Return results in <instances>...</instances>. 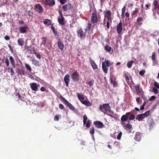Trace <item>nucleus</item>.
<instances>
[{
	"label": "nucleus",
	"mask_w": 159,
	"mask_h": 159,
	"mask_svg": "<svg viewBox=\"0 0 159 159\" xmlns=\"http://www.w3.org/2000/svg\"><path fill=\"white\" fill-rule=\"evenodd\" d=\"M99 110L102 112H104V110L105 111H108L111 112V110L110 106L108 103H104L102 105H100L99 107Z\"/></svg>",
	"instance_id": "nucleus-1"
},
{
	"label": "nucleus",
	"mask_w": 159,
	"mask_h": 159,
	"mask_svg": "<svg viewBox=\"0 0 159 159\" xmlns=\"http://www.w3.org/2000/svg\"><path fill=\"white\" fill-rule=\"evenodd\" d=\"M61 98L65 104L71 110L75 111V108L67 100L61 95L60 96Z\"/></svg>",
	"instance_id": "nucleus-2"
},
{
	"label": "nucleus",
	"mask_w": 159,
	"mask_h": 159,
	"mask_svg": "<svg viewBox=\"0 0 159 159\" xmlns=\"http://www.w3.org/2000/svg\"><path fill=\"white\" fill-rule=\"evenodd\" d=\"M123 30V23L121 20L116 26V30L117 34L119 35L121 34Z\"/></svg>",
	"instance_id": "nucleus-3"
},
{
	"label": "nucleus",
	"mask_w": 159,
	"mask_h": 159,
	"mask_svg": "<svg viewBox=\"0 0 159 159\" xmlns=\"http://www.w3.org/2000/svg\"><path fill=\"white\" fill-rule=\"evenodd\" d=\"M150 112V111H148L144 113L138 115L136 118L140 119L144 118L149 116Z\"/></svg>",
	"instance_id": "nucleus-4"
},
{
	"label": "nucleus",
	"mask_w": 159,
	"mask_h": 159,
	"mask_svg": "<svg viewBox=\"0 0 159 159\" xmlns=\"http://www.w3.org/2000/svg\"><path fill=\"white\" fill-rule=\"evenodd\" d=\"M73 7V6H72L71 4L68 3L66 5L63 6L62 7V8L64 11H67L72 10Z\"/></svg>",
	"instance_id": "nucleus-5"
},
{
	"label": "nucleus",
	"mask_w": 159,
	"mask_h": 159,
	"mask_svg": "<svg viewBox=\"0 0 159 159\" xmlns=\"http://www.w3.org/2000/svg\"><path fill=\"white\" fill-rule=\"evenodd\" d=\"M77 33L78 37H80L81 39H84L85 37V32H84L81 29L78 30Z\"/></svg>",
	"instance_id": "nucleus-6"
},
{
	"label": "nucleus",
	"mask_w": 159,
	"mask_h": 159,
	"mask_svg": "<svg viewBox=\"0 0 159 159\" xmlns=\"http://www.w3.org/2000/svg\"><path fill=\"white\" fill-rule=\"evenodd\" d=\"M79 75L76 72L73 73L71 75V78L74 81L78 82L79 80Z\"/></svg>",
	"instance_id": "nucleus-7"
},
{
	"label": "nucleus",
	"mask_w": 159,
	"mask_h": 159,
	"mask_svg": "<svg viewBox=\"0 0 159 159\" xmlns=\"http://www.w3.org/2000/svg\"><path fill=\"white\" fill-rule=\"evenodd\" d=\"M91 21L93 24L95 23L98 21L96 13H94L92 14L91 17Z\"/></svg>",
	"instance_id": "nucleus-8"
},
{
	"label": "nucleus",
	"mask_w": 159,
	"mask_h": 159,
	"mask_svg": "<svg viewBox=\"0 0 159 159\" xmlns=\"http://www.w3.org/2000/svg\"><path fill=\"white\" fill-rule=\"evenodd\" d=\"M54 0H45L44 4L46 5L52 6L55 4Z\"/></svg>",
	"instance_id": "nucleus-9"
},
{
	"label": "nucleus",
	"mask_w": 159,
	"mask_h": 159,
	"mask_svg": "<svg viewBox=\"0 0 159 159\" xmlns=\"http://www.w3.org/2000/svg\"><path fill=\"white\" fill-rule=\"evenodd\" d=\"M93 123L95 125V126L98 128H102L104 126L103 123L100 121H95Z\"/></svg>",
	"instance_id": "nucleus-10"
},
{
	"label": "nucleus",
	"mask_w": 159,
	"mask_h": 159,
	"mask_svg": "<svg viewBox=\"0 0 159 159\" xmlns=\"http://www.w3.org/2000/svg\"><path fill=\"white\" fill-rule=\"evenodd\" d=\"M30 85L31 89L34 91H37L38 90V85L36 83H32L30 84Z\"/></svg>",
	"instance_id": "nucleus-11"
},
{
	"label": "nucleus",
	"mask_w": 159,
	"mask_h": 159,
	"mask_svg": "<svg viewBox=\"0 0 159 159\" xmlns=\"http://www.w3.org/2000/svg\"><path fill=\"white\" fill-rule=\"evenodd\" d=\"M64 81L67 86L68 85L70 81V76L69 75H66L64 78Z\"/></svg>",
	"instance_id": "nucleus-12"
},
{
	"label": "nucleus",
	"mask_w": 159,
	"mask_h": 159,
	"mask_svg": "<svg viewBox=\"0 0 159 159\" xmlns=\"http://www.w3.org/2000/svg\"><path fill=\"white\" fill-rule=\"evenodd\" d=\"M130 112H127L125 115H123L121 118V120L122 121H125L127 120L128 117Z\"/></svg>",
	"instance_id": "nucleus-13"
},
{
	"label": "nucleus",
	"mask_w": 159,
	"mask_h": 159,
	"mask_svg": "<svg viewBox=\"0 0 159 159\" xmlns=\"http://www.w3.org/2000/svg\"><path fill=\"white\" fill-rule=\"evenodd\" d=\"M35 7L38 9V11L39 13H42L43 11V9L42 6L39 4H37L35 5Z\"/></svg>",
	"instance_id": "nucleus-14"
},
{
	"label": "nucleus",
	"mask_w": 159,
	"mask_h": 159,
	"mask_svg": "<svg viewBox=\"0 0 159 159\" xmlns=\"http://www.w3.org/2000/svg\"><path fill=\"white\" fill-rule=\"evenodd\" d=\"M64 20V17H59L58 18V21L60 25H65Z\"/></svg>",
	"instance_id": "nucleus-15"
},
{
	"label": "nucleus",
	"mask_w": 159,
	"mask_h": 159,
	"mask_svg": "<svg viewBox=\"0 0 159 159\" xmlns=\"http://www.w3.org/2000/svg\"><path fill=\"white\" fill-rule=\"evenodd\" d=\"M90 64L93 69H95L98 68L97 66L95 63L94 61L91 59L90 58Z\"/></svg>",
	"instance_id": "nucleus-16"
},
{
	"label": "nucleus",
	"mask_w": 159,
	"mask_h": 159,
	"mask_svg": "<svg viewBox=\"0 0 159 159\" xmlns=\"http://www.w3.org/2000/svg\"><path fill=\"white\" fill-rule=\"evenodd\" d=\"M134 139L137 141H139L140 140L141 138L140 132H137L136 133Z\"/></svg>",
	"instance_id": "nucleus-17"
},
{
	"label": "nucleus",
	"mask_w": 159,
	"mask_h": 159,
	"mask_svg": "<svg viewBox=\"0 0 159 159\" xmlns=\"http://www.w3.org/2000/svg\"><path fill=\"white\" fill-rule=\"evenodd\" d=\"M18 45L20 46H22L24 44V41L23 38H21L18 39L17 40Z\"/></svg>",
	"instance_id": "nucleus-18"
},
{
	"label": "nucleus",
	"mask_w": 159,
	"mask_h": 159,
	"mask_svg": "<svg viewBox=\"0 0 159 159\" xmlns=\"http://www.w3.org/2000/svg\"><path fill=\"white\" fill-rule=\"evenodd\" d=\"M77 95L79 99L82 102L84 99V95L83 94H80L79 93H77Z\"/></svg>",
	"instance_id": "nucleus-19"
},
{
	"label": "nucleus",
	"mask_w": 159,
	"mask_h": 159,
	"mask_svg": "<svg viewBox=\"0 0 159 159\" xmlns=\"http://www.w3.org/2000/svg\"><path fill=\"white\" fill-rule=\"evenodd\" d=\"M16 72L17 74L21 75H24L25 74L24 71L21 69H17L16 70Z\"/></svg>",
	"instance_id": "nucleus-20"
},
{
	"label": "nucleus",
	"mask_w": 159,
	"mask_h": 159,
	"mask_svg": "<svg viewBox=\"0 0 159 159\" xmlns=\"http://www.w3.org/2000/svg\"><path fill=\"white\" fill-rule=\"evenodd\" d=\"M102 69L104 73H107V69L105 65V61L102 63Z\"/></svg>",
	"instance_id": "nucleus-21"
},
{
	"label": "nucleus",
	"mask_w": 159,
	"mask_h": 159,
	"mask_svg": "<svg viewBox=\"0 0 159 159\" xmlns=\"http://www.w3.org/2000/svg\"><path fill=\"white\" fill-rule=\"evenodd\" d=\"M26 26H24L20 27L19 29V31L21 33H24L26 32Z\"/></svg>",
	"instance_id": "nucleus-22"
},
{
	"label": "nucleus",
	"mask_w": 159,
	"mask_h": 159,
	"mask_svg": "<svg viewBox=\"0 0 159 159\" xmlns=\"http://www.w3.org/2000/svg\"><path fill=\"white\" fill-rule=\"evenodd\" d=\"M58 45L59 48L61 50H63L64 48V45L63 43L61 41H59L58 43Z\"/></svg>",
	"instance_id": "nucleus-23"
},
{
	"label": "nucleus",
	"mask_w": 159,
	"mask_h": 159,
	"mask_svg": "<svg viewBox=\"0 0 159 159\" xmlns=\"http://www.w3.org/2000/svg\"><path fill=\"white\" fill-rule=\"evenodd\" d=\"M81 103L87 106H90L92 105V103L89 101H87L86 100H84Z\"/></svg>",
	"instance_id": "nucleus-24"
},
{
	"label": "nucleus",
	"mask_w": 159,
	"mask_h": 159,
	"mask_svg": "<svg viewBox=\"0 0 159 159\" xmlns=\"http://www.w3.org/2000/svg\"><path fill=\"white\" fill-rule=\"evenodd\" d=\"M153 4L154 6V8L156 9L159 7V3L157 0H154L153 2Z\"/></svg>",
	"instance_id": "nucleus-25"
},
{
	"label": "nucleus",
	"mask_w": 159,
	"mask_h": 159,
	"mask_svg": "<svg viewBox=\"0 0 159 159\" xmlns=\"http://www.w3.org/2000/svg\"><path fill=\"white\" fill-rule=\"evenodd\" d=\"M104 12L106 14L105 16V17L110 16L111 14V13L110 11H105Z\"/></svg>",
	"instance_id": "nucleus-26"
},
{
	"label": "nucleus",
	"mask_w": 159,
	"mask_h": 159,
	"mask_svg": "<svg viewBox=\"0 0 159 159\" xmlns=\"http://www.w3.org/2000/svg\"><path fill=\"white\" fill-rule=\"evenodd\" d=\"M32 63L35 66H39V61H38V60H36L35 59H33L32 60Z\"/></svg>",
	"instance_id": "nucleus-27"
},
{
	"label": "nucleus",
	"mask_w": 159,
	"mask_h": 159,
	"mask_svg": "<svg viewBox=\"0 0 159 159\" xmlns=\"http://www.w3.org/2000/svg\"><path fill=\"white\" fill-rule=\"evenodd\" d=\"M44 24L45 25H50L51 23V21L48 19H46L44 22Z\"/></svg>",
	"instance_id": "nucleus-28"
},
{
	"label": "nucleus",
	"mask_w": 159,
	"mask_h": 159,
	"mask_svg": "<svg viewBox=\"0 0 159 159\" xmlns=\"http://www.w3.org/2000/svg\"><path fill=\"white\" fill-rule=\"evenodd\" d=\"M25 67L27 70H28L29 72H31L32 71V69L30 66L27 64H25Z\"/></svg>",
	"instance_id": "nucleus-29"
},
{
	"label": "nucleus",
	"mask_w": 159,
	"mask_h": 159,
	"mask_svg": "<svg viewBox=\"0 0 159 159\" xmlns=\"http://www.w3.org/2000/svg\"><path fill=\"white\" fill-rule=\"evenodd\" d=\"M134 62L133 61H129L127 64V66L129 68H130L132 67V66L133 63Z\"/></svg>",
	"instance_id": "nucleus-30"
},
{
	"label": "nucleus",
	"mask_w": 159,
	"mask_h": 159,
	"mask_svg": "<svg viewBox=\"0 0 159 159\" xmlns=\"http://www.w3.org/2000/svg\"><path fill=\"white\" fill-rule=\"evenodd\" d=\"M129 112L130 114H129V116H130L129 117V119L130 120H133L135 118V116L134 114L131 113V112Z\"/></svg>",
	"instance_id": "nucleus-31"
},
{
	"label": "nucleus",
	"mask_w": 159,
	"mask_h": 159,
	"mask_svg": "<svg viewBox=\"0 0 159 159\" xmlns=\"http://www.w3.org/2000/svg\"><path fill=\"white\" fill-rule=\"evenodd\" d=\"M62 28L64 30H65L66 32L69 31V26L67 25H63Z\"/></svg>",
	"instance_id": "nucleus-32"
},
{
	"label": "nucleus",
	"mask_w": 159,
	"mask_h": 159,
	"mask_svg": "<svg viewBox=\"0 0 159 159\" xmlns=\"http://www.w3.org/2000/svg\"><path fill=\"white\" fill-rule=\"evenodd\" d=\"M94 127H92L89 130L90 134H91L93 135L94 133Z\"/></svg>",
	"instance_id": "nucleus-33"
},
{
	"label": "nucleus",
	"mask_w": 159,
	"mask_h": 159,
	"mask_svg": "<svg viewBox=\"0 0 159 159\" xmlns=\"http://www.w3.org/2000/svg\"><path fill=\"white\" fill-rule=\"evenodd\" d=\"M87 119V117L86 115H84L83 116V123L84 125L86 124Z\"/></svg>",
	"instance_id": "nucleus-34"
},
{
	"label": "nucleus",
	"mask_w": 159,
	"mask_h": 159,
	"mask_svg": "<svg viewBox=\"0 0 159 159\" xmlns=\"http://www.w3.org/2000/svg\"><path fill=\"white\" fill-rule=\"evenodd\" d=\"M105 49L108 52H110L111 49V48L108 45H106L105 47Z\"/></svg>",
	"instance_id": "nucleus-35"
},
{
	"label": "nucleus",
	"mask_w": 159,
	"mask_h": 159,
	"mask_svg": "<svg viewBox=\"0 0 159 159\" xmlns=\"http://www.w3.org/2000/svg\"><path fill=\"white\" fill-rule=\"evenodd\" d=\"M91 26V24L89 23L87 26L86 29L85 30V31H86L87 30H88V31L90 29Z\"/></svg>",
	"instance_id": "nucleus-36"
},
{
	"label": "nucleus",
	"mask_w": 159,
	"mask_h": 159,
	"mask_svg": "<svg viewBox=\"0 0 159 159\" xmlns=\"http://www.w3.org/2000/svg\"><path fill=\"white\" fill-rule=\"evenodd\" d=\"M9 60L10 61L11 63V64L15 63V60L13 58L12 56H10L9 57Z\"/></svg>",
	"instance_id": "nucleus-37"
},
{
	"label": "nucleus",
	"mask_w": 159,
	"mask_h": 159,
	"mask_svg": "<svg viewBox=\"0 0 159 159\" xmlns=\"http://www.w3.org/2000/svg\"><path fill=\"white\" fill-rule=\"evenodd\" d=\"M4 62L5 63L7 67H8L9 66V62L7 58H6Z\"/></svg>",
	"instance_id": "nucleus-38"
},
{
	"label": "nucleus",
	"mask_w": 159,
	"mask_h": 159,
	"mask_svg": "<svg viewBox=\"0 0 159 159\" xmlns=\"http://www.w3.org/2000/svg\"><path fill=\"white\" fill-rule=\"evenodd\" d=\"M148 122L150 125H152L153 123V120L151 118H148Z\"/></svg>",
	"instance_id": "nucleus-39"
},
{
	"label": "nucleus",
	"mask_w": 159,
	"mask_h": 159,
	"mask_svg": "<svg viewBox=\"0 0 159 159\" xmlns=\"http://www.w3.org/2000/svg\"><path fill=\"white\" fill-rule=\"evenodd\" d=\"M43 39V41H42V43L44 44L45 45L46 44V42L47 40V38L46 37H43L42 38Z\"/></svg>",
	"instance_id": "nucleus-40"
},
{
	"label": "nucleus",
	"mask_w": 159,
	"mask_h": 159,
	"mask_svg": "<svg viewBox=\"0 0 159 159\" xmlns=\"http://www.w3.org/2000/svg\"><path fill=\"white\" fill-rule=\"evenodd\" d=\"M152 61L153 62L156 61L155 54L154 52H153L152 53Z\"/></svg>",
	"instance_id": "nucleus-41"
},
{
	"label": "nucleus",
	"mask_w": 159,
	"mask_h": 159,
	"mask_svg": "<svg viewBox=\"0 0 159 159\" xmlns=\"http://www.w3.org/2000/svg\"><path fill=\"white\" fill-rule=\"evenodd\" d=\"M94 82V80L93 79H92L88 83H87L90 86H91L93 85V83Z\"/></svg>",
	"instance_id": "nucleus-42"
},
{
	"label": "nucleus",
	"mask_w": 159,
	"mask_h": 159,
	"mask_svg": "<svg viewBox=\"0 0 159 159\" xmlns=\"http://www.w3.org/2000/svg\"><path fill=\"white\" fill-rule=\"evenodd\" d=\"M122 135V132H120L118 134L117 136V139L118 140H120Z\"/></svg>",
	"instance_id": "nucleus-43"
},
{
	"label": "nucleus",
	"mask_w": 159,
	"mask_h": 159,
	"mask_svg": "<svg viewBox=\"0 0 159 159\" xmlns=\"http://www.w3.org/2000/svg\"><path fill=\"white\" fill-rule=\"evenodd\" d=\"M138 12V9L137 8H136L135 10L132 11V15L133 16L136 15L137 13Z\"/></svg>",
	"instance_id": "nucleus-44"
},
{
	"label": "nucleus",
	"mask_w": 159,
	"mask_h": 159,
	"mask_svg": "<svg viewBox=\"0 0 159 159\" xmlns=\"http://www.w3.org/2000/svg\"><path fill=\"white\" fill-rule=\"evenodd\" d=\"M51 29L52 30L53 33L55 34H57V31L55 30V28L53 26H52L51 27Z\"/></svg>",
	"instance_id": "nucleus-45"
},
{
	"label": "nucleus",
	"mask_w": 159,
	"mask_h": 159,
	"mask_svg": "<svg viewBox=\"0 0 159 159\" xmlns=\"http://www.w3.org/2000/svg\"><path fill=\"white\" fill-rule=\"evenodd\" d=\"M153 91L155 94H157L158 93V90L156 87H154L153 89Z\"/></svg>",
	"instance_id": "nucleus-46"
},
{
	"label": "nucleus",
	"mask_w": 159,
	"mask_h": 159,
	"mask_svg": "<svg viewBox=\"0 0 159 159\" xmlns=\"http://www.w3.org/2000/svg\"><path fill=\"white\" fill-rule=\"evenodd\" d=\"M145 72V71L144 70H142L139 72V74L141 76L144 75V73Z\"/></svg>",
	"instance_id": "nucleus-47"
},
{
	"label": "nucleus",
	"mask_w": 159,
	"mask_h": 159,
	"mask_svg": "<svg viewBox=\"0 0 159 159\" xmlns=\"http://www.w3.org/2000/svg\"><path fill=\"white\" fill-rule=\"evenodd\" d=\"M125 80L126 81V82L127 83L129 82V79L128 76L126 74H125Z\"/></svg>",
	"instance_id": "nucleus-48"
},
{
	"label": "nucleus",
	"mask_w": 159,
	"mask_h": 159,
	"mask_svg": "<svg viewBox=\"0 0 159 159\" xmlns=\"http://www.w3.org/2000/svg\"><path fill=\"white\" fill-rule=\"evenodd\" d=\"M125 126L129 129H131L132 128V125L130 124H127Z\"/></svg>",
	"instance_id": "nucleus-49"
},
{
	"label": "nucleus",
	"mask_w": 159,
	"mask_h": 159,
	"mask_svg": "<svg viewBox=\"0 0 159 159\" xmlns=\"http://www.w3.org/2000/svg\"><path fill=\"white\" fill-rule=\"evenodd\" d=\"M86 127L87 128H89L90 126V122L89 120H88L87 123H86Z\"/></svg>",
	"instance_id": "nucleus-50"
},
{
	"label": "nucleus",
	"mask_w": 159,
	"mask_h": 159,
	"mask_svg": "<svg viewBox=\"0 0 159 159\" xmlns=\"http://www.w3.org/2000/svg\"><path fill=\"white\" fill-rule=\"evenodd\" d=\"M143 20V18L141 17H138L137 19V21L138 22H139L140 21H142Z\"/></svg>",
	"instance_id": "nucleus-51"
},
{
	"label": "nucleus",
	"mask_w": 159,
	"mask_h": 159,
	"mask_svg": "<svg viewBox=\"0 0 159 159\" xmlns=\"http://www.w3.org/2000/svg\"><path fill=\"white\" fill-rule=\"evenodd\" d=\"M59 107L60 109H65V108L64 106L61 104H59Z\"/></svg>",
	"instance_id": "nucleus-52"
},
{
	"label": "nucleus",
	"mask_w": 159,
	"mask_h": 159,
	"mask_svg": "<svg viewBox=\"0 0 159 159\" xmlns=\"http://www.w3.org/2000/svg\"><path fill=\"white\" fill-rule=\"evenodd\" d=\"M154 86L157 88L159 89V84L157 82H155L154 84Z\"/></svg>",
	"instance_id": "nucleus-53"
},
{
	"label": "nucleus",
	"mask_w": 159,
	"mask_h": 159,
	"mask_svg": "<svg viewBox=\"0 0 159 159\" xmlns=\"http://www.w3.org/2000/svg\"><path fill=\"white\" fill-rule=\"evenodd\" d=\"M126 10V7L124 6L122 9V13L125 14Z\"/></svg>",
	"instance_id": "nucleus-54"
},
{
	"label": "nucleus",
	"mask_w": 159,
	"mask_h": 159,
	"mask_svg": "<svg viewBox=\"0 0 159 159\" xmlns=\"http://www.w3.org/2000/svg\"><path fill=\"white\" fill-rule=\"evenodd\" d=\"M136 101L138 104H139V102L140 101V102L142 101V99L140 98L139 97H137L136 98Z\"/></svg>",
	"instance_id": "nucleus-55"
},
{
	"label": "nucleus",
	"mask_w": 159,
	"mask_h": 159,
	"mask_svg": "<svg viewBox=\"0 0 159 159\" xmlns=\"http://www.w3.org/2000/svg\"><path fill=\"white\" fill-rule=\"evenodd\" d=\"M35 55L37 58L39 59L41 58V56L39 53L36 52V54H35Z\"/></svg>",
	"instance_id": "nucleus-56"
},
{
	"label": "nucleus",
	"mask_w": 159,
	"mask_h": 159,
	"mask_svg": "<svg viewBox=\"0 0 159 159\" xmlns=\"http://www.w3.org/2000/svg\"><path fill=\"white\" fill-rule=\"evenodd\" d=\"M156 98V97L154 96H152L149 99V101H151L154 100Z\"/></svg>",
	"instance_id": "nucleus-57"
},
{
	"label": "nucleus",
	"mask_w": 159,
	"mask_h": 159,
	"mask_svg": "<svg viewBox=\"0 0 159 159\" xmlns=\"http://www.w3.org/2000/svg\"><path fill=\"white\" fill-rule=\"evenodd\" d=\"M66 0H60V2L61 4H64L66 2Z\"/></svg>",
	"instance_id": "nucleus-58"
},
{
	"label": "nucleus",
	"mask_w": 159,
	"mask_h": 159,
	"mask_svg": "<svg viewBox=\"0 0 159 159\" xmlns=\"http://www.w3.org/2000/svg\"><path fill=\"white\" fill-rule=\"evenodd\" d=\"M106 65L108 67H109L110 66V64L109 61L108 60H107L106 62H105V65Z\"/></svg>",
	"instance_id": "nucleus-59"
},
{
	"label": "nucleus",
	"mask_w": 159,
	"mask_h": 159,
	"mask_svg": "<svg viewBox=\"0 0 159 159\" xmlns=\"http://www.w3.org/2000/svg\"><path fill=\"white\" fill-rule=\"evenodd\" d=\"M4 39L7 40H8L10 39V37L7 35L4 37Z\"/></svg>",
	"instance_id": "nucleus-60"
},
{
	"label": "nucleus",
	"mask_w": 159,
	"mask_h": 159,
	"mask_svg": "<svg viewBox=\"0 0 159 159\" xmlns=\"http://www.w3.org/2000/svg\"><path fill=\"white\" fill-rule=\"evenodd\" d=\"M59 120L58 117L57 115H56L54 117V120H55L58 121Z\"/></svg>",
	"instance_id": "nucleus-61"
},
{
	"label": "nucleus",
	"mask_w": 159,
	"mask_h": 159,
	"mask_svg": "<svg viewBox=\"0 0 159 159\" xmlns=\"http://www.w3.org/2000/svg\"><path fill=\"white\" fill-rule=\"evenodd\" d=\"M135 89H136V90L138 92H139V91H140L139 86H136Z\"/></svg>",
	"instance_id": "nucleus-62"
},
{
	"label": "nucleus",
	"mask_w": 159,
	"mask_h": 159,
	"mask_svg": "<svg viewBox=\"0 0 159 159\" xmlns=\"http://www.w3.org/2000/svg\"><path fill=\"white\" fill-rule=\"evenodd\" d=\"M117 83L116 81H114L113 82V86L114 87H116L117 86Z\"/></svg>",
	"instance_id": "nucleus-63"
},
{
	"label": "nucleus",
	"mask_w": 159,
	"mask_h": 159,
	"mask_svg": "<svg viewBox=\"0 0 159 159\" xmlns=\"http://www.w3.org/2000/svg\"><path fill=\"white\" fill-rule=\"evenodd\" d=\"M40 90L42 92H44L46 91L45 88L44 87H41L40 88Z\"/></svg>",
	"instance_id": "nucleus-64"
}]
</instances>
